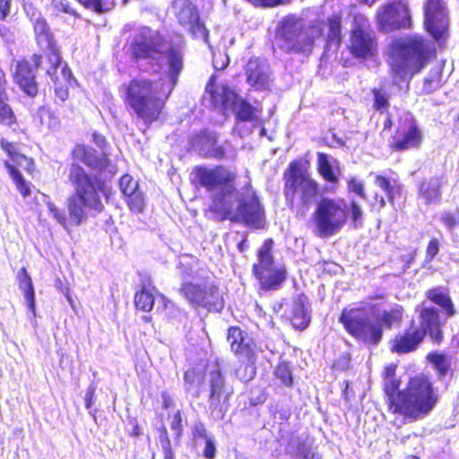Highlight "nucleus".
I'll list each match as a JSON object with an SVG mask.
<instances>
[{"mask_svg":"<svg viewBox=\"0 0 459 459\" xmlns=\"http://www.w3.org/2000/svg\"><path fill=\"white\" fill-rule=\"evenodd\" d=\"M192 175L195 183L211 194L212 212L235 223L254 229L264 228V209L249 183L237 189L236 175L223 166H196Z\"/></svg>","mask_w":459,"mask_h":459,"instance_id":"nucleus-1","label":"nucleus"},{"mask_svg":"<svg viewBox=\"0 0 459 459\" xmlns=\"http://www.w3.org/2000/svg\"><path fill=\"white\" fill-rule=\"evenodd\" d=\"M396 366L385 368L384 389L389 411L409 421H416L429 414L436 406L438 394L429 377L420 374L411 377L403 390L395 375Z\"/></svg>","mask_w":459,"mask_h":459,"instance_id":"nucleus-2","label":"nucleus"},{"mask_svg":"<svg viewBox=\"0 0 459 459\" xmlns=\"http://www.w3.org/2000/svg\"><path fill=\"white\" fill-rule=\"evenodd\" d=\"M132 57L147 73H159L167 65L172 77L179 75L183 68L182 54L170 46L159 31L149 27L138 30L129 45Z\"/></svg>","mask_w":459,"mask_h":459,"instance_id":"nucleus-3","label":"nucleus"},{"mask_svg":"<svg viewBox=\"0 0 459 459\" xmlns=\"http://www.w3.org/2000/svg\"><path fill=\"white\" fill-rule=\"evenodd\" d=\"M68 180L74 189V193L68 197L66 202L69 218L67 219L65 212L60 211L54 204H47L51 215L65 229H67L68 221L73 225L79 226L86 221L87 210L100 212L104 209L92 178L81 166L77 164L71 165Z\"/></svg>","mask_w":459,"mask_h":459,"instance_id":"nucleus-4","label":"nucleus"},{"mask_svg":"<svg viewBox=\"0 0 459 459\" xmlns=\"http://www.w3.org/2000/svg\"><path fill=\"white\" fill-rule=\"evenodd\" d=\"M178 269L184 281L180 291L191 304L212 312L223 309L224 300L219 286L213 281L212 273L197 258L181 256Z\"/></svg>","mask_w":459,"mask_h":459,"instance_id":"nucleus-5","label":"nucleus"},{"mask_svg":"<svg viewBox=\"0 0 459 459\" xmlns=\"http://www.w3.org/2000/svg\"><path fill=\"white\" fill-rule=\"evenodd\" d=\"M178 77L173 78L172 72H168L166 79L159 81L143 77L134 79L126 88V103L144 123L151 124L159 118Z\"/></svg>","mask_w":459,"mask_h":459,"instance_id":"nucleus-6","label":"nucleus"},{"mask_svg":"<svg viewBox=\"0 0 459 459\" xmlns=\"http://www.w3.org/2000/svg\"><path fill=\"white\" fill-rule=\"evenodd\" d=\"M389 51L390 66L394 77L405 80L411 79L427 65L431 45L424 37L414 34L394 39Z\"/></svg>","mask_w":459,"mask_h":459,"instance_id":"nucleus-7","label":"nucleus"},{"mask_svg":"<svg viewBox=\"0 0 459 459\" xmlns=\"http://www.w3.org/2000/svg\"><path fill=\"white\" fill-rule=\"evenodd\" d=\"M320 34L321 30L316 25L307 22L299 15L288 14L277 22L274 44L284 53L308 56Z\"/></svg>","mask_w":459,"mask_h":459,"instance_id":"nucleus-8","label":"nucleus"},{"mask_svg":"<svg viewBox=\"0 0 459 459\" xmlns=\"http://www.w3.org/2000/svg\"><path fill=\"white\" fill-rule=\"evenodd\" d=\"M339 321L358 342L377 345L382 340L383 329L364 308H344Z\"/></svg>","mask_w":459,"mask_h":459,"instance_id":"nucleus-9","label":"nucleus"},{"mask_svg":"<svg viewBox=\"0 0 459 459\" xmlns=\"http://www.w3.org/2000/svg\"><path fill=\"white\" fill-rule=\"evenodd\" d=\"M348 214V205L343 199H321L314 212L316 234L319 237L336 234L346 224Z\"/></svg>","mask_w":459,"mask_h":459,"instance_id":"nucleus-10","label":"nucleus"},{"mask_svg":"<svg viewBox=\"0 0 459 459\" xmlns=\"http://www.w3.org/2000/svg\"><path fill=\"white\" fill-rule=\"evenodd\" d=\"M273 241L266 239L258 250V263L253 265V273L264 290H275L281 288L287 279L284 265L276 266L272 254Z\"/></svg>","mask_w":459,"mask_h":459,"instance_id":"nucleus-11","label":"nucleus"},{"mask_svg":"<svg viewBox=\"0 0 459 459\" xmlns=\"http://www.w3.org/2000/svg\"><path fill=\"white\" fill-rule=\"evenodd\" d=\"M212 106L221 111L233 110L237 120L253 121L256 118V108L241 99L234 91L225 85H207Z\"/></svg>","mask_w":459,"mask_h":459,"instance_id":"nucleus-12","label":"nucleus"},{"mask_svg":"<svg viewBox=\"0 0 459 459\" xmlns=\"http://www.w3.org/2000/svg\"><path fill=\"white\" fill-rule=\"evenodd\" d=\"M318 194V184L309 176L306 175L296 163L291 162L285 183L286 196L288 198L291 196L298 204H301L306 210H308Z\"/></svg>","mask_w":459,"mask_h":459,"instance_id":"nucleus-13","label":"nucleus"},{"mask_svg":"<svg viewBox=\"0 0 459 459\" xmlns=\"http://www.w3.org/2000/svg\"><path fill=\"white\" fill-rule=\"evenodd\" d=\"M349 48L357 58H367L377 53L376 34L371 30L368 20L362 15H357L353 19Z\"/></svg>","mask_w":459,"mask_h":459,"instance_id":"nucleus-14","label":"nucleus"},{"mask_svg":"<svg viewBox=\"0 0 459 459\" xmlns=\"http://www.w3.org/2000/svg\"><path fill=\"white\" fill-rule=\"evenodd\" d=\"M209 382V408L212 413L217 418H222L227 410L228 401L233 393L230 386L225 384V378L218 365L210 370L208 375Z\"/></svg>","mask_w":459,"mask_h":459,"instance_id":"nucleus-15","label":"nucleus"},{"mask_svg":"<svg viewBox=\"0 0 459 459\" xmlns=\"http://www.w3.org/2000/svg\"><path fill=\"white\" fill-rule=\"evenodd\" d=\"M377 16L379 30L386 33L411 25L409 7L402 2L385 4L378 10Z\"/></svg>","mask_w":459,"mask_h":459,"instance_id":"nucleus-16","label":"nucleus"},{"mask_svg":"<svg viewBox=\"0 0 459 459\" xmlns=\"http://www.w3.org/2000/svg\"><path fill=\"white\" fill-rule=\"evenodd\" d=\"M172 10L179 24L186 28L194 38L208 42V30L200 22L197 8L189 0H174Z\"/></svg>","mask_w":459,"mask_h":459,"instance_id":"nucleus-17","label":"nucleus"},{"mask_svg":"<svg viewBox=\"0 0 459 459\" xmlns=\"http://www.w3.org/2000/svg\"><path fill=\"white\" fill-rule=\"evenodd\" d=\"M399 134L391 145L393 150L402 152L420 146L423 134L411 113L404 112L401 117Z\"/></svg>","mask_w":459,"mask_h":459,"instance_id":"nucleus-18","label":"nucleus"},{"mask_svg":"<svg viewBox=\"0 0 459 459\" xmlns=\"http://www.w3.org/2000/svg\"><path fill=\"white\" fill-rule=\"evenodd\" d=\"M36 67H42L55 84L70 83L73 74L66 65L62 61L59 53L54 48L49 49L48 56L33 55Z\"/></svg>","mask_w":459,"mask_h":459,"instance_id":"nucleus-19","label":"nucleus"},{"mask_svg":"<svg viewBox=\"0 0 459 459\" xmlns=\"http://www.w3.org/2000/svg\"><path fill=\"white\" fill-rule=\"evenodd\" d=\"M424 25L428 32L439 39L445 34L447 26V13L442 0H428L424 5Z\"/></svg>","mask_w":459,"mask_h":459,"instance_id":"nucleus-20","label":"nucleus"},{"mask_svg":"<svg viewBox=\"0 0 459 459\" xmlns=\"http://www.w3.org/2000/svg\"><path fill=\"white\" fill-rule=\"evenodd\" d=\"M32 63L22 60L19 61L16 65L14 74V81L20 86L21 90L29 97L34 98L39 92L38 83L35 80L36 70L39 67L35 66L33 56L31 57ZM42 69V67H40Z\"/></svg>","mask_w":459,"mask_h":459,"instance_id":"nucleus-21","label":"nucleus"},{"mask_svg":"<svg viewBox=\"0 0 459 459\" xmlns=\"http://www.w3.org/2000/svg\"><path fill=\"white\" fill-rule=\"evenodd\" d=\"M420 312V325L417 329L424 330V336L429 333L431 340L439 344L443 341V333L440 330V317L438 310L434 307H425L423 304L416 308Z\"/></svg>","mask_w":459,"mask_h":459,"instance_id":"nucleus-22","label":"nucleus"},{"mask_svg":"<svg viewBox=\"0 0 459 459\" xmlns=\"http://www.w3.org/2000/svg\"><path fill=\"white\" fill-rule=\"evenodd\" d=\"M247 81L256 90L263 91L270 85V67L265 60L251 58L247 64Z\"/></svg>","mask_w":459,"mask_h":459,"instance_id":"nucleus-23","label":"nucleus"},{"mask_svg":"<svg viewBox=\"0 0 459 459\" xmlns=\"http://www.w3.org/2000/svg\"><path fill=\"white\" fill-rule=\"evenodd\" d=\"M423 339L424 330L417 329L412 324L404 333H398L394 339L392 340L391 349L396 353H409L415 351Z\"/></svg>","mask_w":459,"mask_h":459,"instance_id":"nucleus-24","label":"nucleus"},{"mask_svg":"<svg viewBox=\"0 0 459 459\" xmlns=\"http://www.w3.org/2000/svg\"><path fill=\"white\" fill-rule=\"evenodd\" d=\"M17 280L19 290L22 291L25 305L28 308V320L31 322L33 325H36V300H35V290L31 277L28 273L25 267H22L17 273Z\"/></svg>","mask_w":459,"mask_h":459,"instance_id":"nucleus-25","label":"nucleus"},{"mask_svg":"<svg viewBox=\"0 0 459 459\" xmlns=\"http://www.w3.org/2000/svg\"><path fill=\"white\" fill-rule=\"evenodd\" d=\"M195 146L203 157L217 160L225 157L223 147L217 145V134L214 132H203L196 137Z\"/></svg>","mask_w":459,"mask_h":459,"instance_id":"nucleus-26","label":"nucleus"},{"mask_svg":"<svg viewBox=\"0 0 459 459\" xmlns=\"http://www.w3.org/2000/svg\"><path fill=\"white\" fill-rule=\"evenodd\" d=\"M437 373V380L443 383L445 389L448 387V379L453 376L452 358L444 353L431 352L427 357Z\"/></svg>","mask_w":459,"mask_h":459,"instance_id":"nucleus-27","label":"nucleus"},{"mask_svg":"<svg viewBox=\"0 0 459 459\" xmlns=\"http://www.w3.org/2000/svg\"><path fill=\"white\" fill-rule=\"evenodd\" d=\"M447 183L444 175L435 176L421 183L419 193L427 204H437L441 199V187Z\"/></svg>","mask_w":459,"mask_h":459,"instance_id":"nucleus-28","label":"nucleus"},{"mask_svg":"<svg viewBox=\"0 0 459 459\" xmlns=\"http://www.w3.org/2000/svg\"><path fill=\"white\" fill-rule=\"evenodd\" d=\"M227 342L235 354L247 357L252 351L251 339L245 331L238 326L229 328Z\"/></svg>","mask_w":459,"mask_h":459,"instance_id":"nucleus-29","label":"nucleus"},{"mask_svg":"<svg viewBox=\"0 0 459 459\" xmlns=\"http://www.w3.org/2000/svg\"><path fill=\"white\" fill-rule=\"evenodd\" d=\"M316 157L319 174L325 181L331 184H337L339 182L338 173L340 171L339 161L324 152H317Z\"/></svg>","mask_w":459,"mask_h":459,"instance_id":"nucleus-30","label":"nucleus"},{"mask_svg":"<svg viewBox=\"0 0 459 459\" xmlns=\"http://www.w3.org/2000/svg\"><path fill=\"white\" fill-rule=\"evenodd\" d=\"M75 157L93 169H104L108 165V160L102 152L92 148L78 146L74 151Z\"/></svg>","mask_w":459,"mask_h":459,"instance_id":"nucleus-31","label":"nucleus"},{"mask_svg":"<svg viewBox=\"0 0 459 459\" xmlns=\"http://www.w3.org/2000/svg\"><path fill=\"white\" fill-rule=\"evenodd\" d=\"M427 298L440 307L447 316L451 317L455 314V309L449 292L443 287L430 289L426 293Z\"/></svg>","mask_w":459,"mask_h":459,"instance_id":"nucleus-32","label":"nucleus"},{"mask_svg":"<svg viewBox=\"0 0 459 459\" xmlns=\"http://www.w3.org/2000/svg\"><path fill=\"white\" fill-rule=\"evenodd\" d=\"M1 145L3 149L7 152L11 160L8 161L11 165H13L15 169H18V168H22L23 169H26L28 171L30 170V169L33 166V161L31 159H29L25 155L18 152L16 151V147L10 143H4V141L1 142Z\"/></svg>","mask_w":459,"mask_h":459,"instance_id":"nucleus-33","label":"nucleus"},{"mask_svg":"<svg viewBox=\"0 0 459 459\" xmlns=\"http://www.w3.org/2000/svg\"><path fill=\"white\" fill-rule=\"evenodd\" d=\"M310 321V316L304 302L299 299L296 302L293 307V316L291 319L292 325L299 330H304L307 327Z\"/></svg>","mask_w":459,"mask_h":459,"instance_id":"nucleus-34","label":"nucleus"},{"mask_svg":"<svg viewBox=\"0 0 459 459\" xmlns=\"http://www.w3.org/2000/svg\"><path fill=\"white\" fill-rule=\"evenodd\" d=\"M204 377L202 373L195 368L186 370L184 374L185 390L191 393L193 396L198 397V386L202 383Z\"/></svg>","mask_w":459,"mask_h":459,"instance_id":"nucleus-35","label":"nucleus"},{"mask_svg":"<svg viewBox=\"0 0 459 459\" xmlns=\"http://www.w3.org/2000/svg\"><path fill=\"white\" fill-rule=\"evenodd\" d=\"M403 309L401 306L395 305L390 310H384L376 322L380 324V326H386L391 328L394 324H398L403 317Z\"/></svg>","mask_w":459,"mask_h":459,"instance_id":"nucleus-36","label":"nucleus"},{"mask_svg":"<svg viewBox=\"0 0 459 459\" xmlns=\"http://www.w3.org/2000/svg\"><path fill=\"white\" fill-rule=\"evenodd\" d=\"M134 304L137 309L149 312L152 309L154 304V297L152 291L145 287L134 296Z\"/></svg>","mask_w":459,"mask_h":459,"instance_id":"nucleus-37","label":"nucleus"},{"mask_svg":"<svg viewBox=\"0 0 459 459\" xmlns=\"http://www.w3.org/2000/svg\"><path fill=\"white\" fill-rule=\"evenodd\" d=\"M4 166L7 169L11 178L14 181L17 189L22 195L23 197H27L30 195V188L24 180L19 169H15L13 165L9 162H4Z\"/></svg>","mask_w":459,"mask_h":459,"instance_id":"nucleus-38","label":"nucleus"},{"mask_svg":"<svg viewBox=\"0 0 459 459\" xmlns=\"http://www.w3.org/2000/svg\"><path fill=\"white\" fill-rule=\"evenodd\" d=\"M36 39L39 44H45L51 49L52 34L45 19L33 25Z\"/></svg>","mask_w":459,"mask_h":459,"instance_id":"nucleus-39","label":"nucleus"},{"mask_svg":"<svg viewBox=\"0 0 459 459\" xmlns=\"http://www.w3.org/2000/svg\"><path fill=\"white\" fill-rule=\"evenodd\" d=\"M86 8L98 13L111 11L115 6V0H78Z\"/></svg>","mask_w":459,"mask_h":459,"instance_id":"nucleus-40","label":"nucleus"},{"mask_svg":"<svg viewBox=\"0 0 459 459\" xmlns=\"http://www.w3.org/2000/svg\"><path fill=\"white\" fill-rule=\"evenodd\" d=\"M6 92L0 94V124L12 126L15 123V116L11 107L5 102Z\"/></svg>","mask_w":459,"mask_h":459,"instance_id":"nucleus-41","label":"nucleus"},{"mask_svg":"<svg viewBox=\"0 0 459 459\" xmlns=\"http://www.w3.org/2000/svg\"><path fill=\"white\" fill-rule=\"evenodd\" d=\"M374 96L373 108L380 113L387 111L389 103V96L383 89H374L372 91Z\"/></svg>","mask_w":459,"mask_h":459,"instance_id":"nucleus-42","label":"nucleus"},{"mask_svg":"<svg viewBox=\"0 0 459 459\" xmlns=\"http://www.w3.org/2000/svg\"><path fill=\"white\" fill-rule=\"evenodd\" d=\"M274 375L282 385L287 387H291L293 385V377L290 367L288 363L282 362L279 364L274 370Z\"/></svg>","mask_w":459,"mask_h":459,"instance_id":"nucleus-43","label":"nucleus"},{"mask_svg":"<svg viewBox=\"0 0 459 459\" xmlns=\"http://www.w3.org/2000/svg\"><path fill=\"white\" fill-rule=\"evenodd\" d=\"M440 221L452 233L459 226V209L443 212L440 215Z\"/></svg>","mask_w":459,"mask_h":459,"instance_id":"nucleus-44","label":"nucleus"},{"mask_svg":"<svg viewBox=\"0 0 459 459\" xmlns=\"http://www.w3.org/2000/svg\"><path fill=\"white\" fill-rule=\"evenodd\" d=\"M127 197V205L130 210L134 212H143L145 207V201L143 194L137 188L133 194H130Z\"/></svg>","mask_w":459,"mask_h":459,"instance_id":"nucleus-45","label":"nucleus"},{"mask_svg":"<svg viewBox=\"0 0 459 459\" xmlns=\"http://www.w3.org/2000/svg\"><path fill=\"white\" fill-rule=\"evenodd\" d=\"M375 184L385 192L388 201L393 203L398 190L391 184L390 180L383 176H377Z\"/></svg>","mask_w":459,"mask_h":459,"instance_id":"nucleus-46","label":"nucleus"},{"mask_svg":"<svg viewBox=\"0 0 459 459\" xmlns=\"http://www.w3.org/2000/svg\"><path fill=\"white\" fill-rule=\"evenodd\" d=\"M236 377L242 382H248L255 376V368L250 363H241L236 369Z\"/></svg>","mask_w":459,"mask_h":459,"instance_id":"nucleus-47","label":"nucleus"},{"mask_svg":"<svg viewBox=\"0 0 459 459\" xmlns=\"http://www.w3.org/2000/svg\"><path fill=\"white\" fill-rule=\"evenodd\" d=\"M119 187L124 195L127 196L138 188V182L126 174L121 177Z\"/></svg>","mask_w":459,"mask_h":459,"instance_id":"nucleus-48","label":"nucleus"},{"mask_svg":"<svg viewBox=\"0 0 459 459\" xmlns=\"http://www.w3.org/2000/svg\"><path fill=\"white\" fill-rule=\"evenodd\" d=\"M96 385L94 384H91L88 388L86 389L85 395H84V403L85 407L89 411V413L96 419L95 413L96 411L92 410V405L95 403V391H96Z\"/></svg>","mask_w":459,"mask_h":459,"instance_id":"nucleus-49","label":"nucleus"},{"mask_svg":"<svg viewBox=\"0 0 459 459\" xmlns=\"http://www.w3.org/2000/svg\"><path fill=\"white\" fill-rule=\"evenodd\" d=\"M302 459H318L316 454L313 452L312 447L305 442L298 441L295 451Z\"/></svg>","mask_w":459,"mask_h":459,"instance_id":"nucleus-50","label":"nucleus"},{"mask_svg":"<svg viewBox=\"0 0 459 459\" xmlns=\"http://www.w3.org/2000/svg\"><path fill=\"white\" fill-rule=\"evenodd\" d=\"M68 84L69 83H58L55 87V103L62 105L68 98Z\"/></svg>","mask_w":459,"mask_h":459,"instance_id":"nucleus-51","label":"nucleus"},{"mask_svg":"<svg viewBox=\"0 0 459 459\" xmlns=\"http://www.w3.org/2000/svg\"><path fill=\"white\" fill-rule=\"evenodd\" d=\"M348 190L350 192L355 193L360 198L366 200L367 195L365 193L363 182L358 180L356 178H351L348 181Z\"/></svg>","mask_w":459,"mask_h":459,"instance_id":"nucleus-52","label":"nucleus"},{"mask_svg":"<svg viewBox=\"0 0 459 459\" xmlns=\"http://www.w3.org/2000/svg\"><path fill=\"white\" fill-rule=\"evenodd\" d=\"M52 7L56 13H64L76 16V12L69 5L66 0H53Z\"/></svg>","mask_w":459,"mask_h":459,"instance_id":"nucleus-53","label":"nucleus"},{"mask_svg":"<svg viewBox=\"0 0 459 459\" xmlns=\"http://www.w3.org/2000/svg\"><path fill=\"white\" fill-rule=\"evenodd\" d=\"M351 216L354 227L361 223L363 212L361 207L355 201L351 202Z\"/></svg>","mask_w":459,"mask_h":459,"instance_id":"nucleus-54","label":"nucleus"},{"mask_svg":"<svg viewBox=\"0 0 459 459\" xmlns=\"http://www.w3.org/2000/svg\"><path fill=\"white\" fill-rule=\"evenodd\" d=\"M329 37L333 39L340 40L341 39V22L337 18H332L328 22Z\"/></svg>","mask_w":459,"mask_h":459,"instance_id":"nucleus-55","label":"nucleus"},{"mask_svg":"<svg viewBox=\"0 0 459 459\" xmlns=\"http://www.w3.org/2000/svg\"><path fill=\"white\" fill-rule=\"evenodd\" d=\"M24 11L32 25L44 19L40 12L37 10L32 4H25Z\"/></svg>","mask_w":459,"mask_h":459,"instance_id":"nucleus-56","label":"nucleus"},{"mask_svg":"<svg viewBox=\"0 0 459 459\" xmlns=\"http://www.w3.org/2000/svg\"><path fill=\"white\" fill-rule=\"evenodd\" d=\"M182 418L180 412L178 411L173 416V419L170 423L171 429L175 432V440H178L182 434Z\"/></svg>","mask_w":459,"mask_h":459,"instance_id":"nucleus-57","label":"nucleus"},{"mask_svg":"<svg viewBox=\"0 0 459 459\" xmlns=\"http://www.w3.org/2000/svg\"><path fill=\"white\" fill-rule=\"evenodd\" d=\"M273 411V417L280 421H287L290 417V410L284 406L276 405Z\"/></svg>","mask_w":459,"mask_h":459,"instance_id":"nucleus-58","label":"nucleus"},{"mask_svg":"<svg viewBox=\"0 0 459 459\" xmlns=\"http://www.w3.org/2000/svg\"><path fill=\"white\" fill-rule=\"evenodd\" d=\"M203 455L205 459H214L216 455L215 443L212 438H206Z\"/></svg>","mask_w":459,"mask_h":459,"instance_id":"nucleus-59","label":"nucleus"},{"mask_svg":"<svg viewBox=\"0 0 459 459\" xmlns=\"http://www.w3.org/2000/svg\"><path fill=\"white\" fill-rule=\"evenodd\" d=\"M439 251V243L437 239H432L429 241L427 247V255L426 259L428 261L433 260V258L437 255Z\"/></svg>","mask_w":459,"mask_h":459,"instance_id":"nucleus-60","label":"nucleus"},{"mask_svg":"<svg viewBox=\"0 0 459 459\" xmlns=\"http://www.w3.org/2000/svg\"><path fill=\"white\" fill-rule=\"evenodd\" d=\"M192 432L195 440L199 438L206 440V438H209L206 434L205 427L201 422L195 423Z\"/></svg>","mask_w":459,"mask_h":459,"instance_id":"nucleus-61","label":"nucleus"},{"mask_svg":"<svg viewBox=\"0 0 459 459\" xmlns=\"http://www.w3.org/2000/svg\"><path fill=\"white\" fill-rule=\"evenodd\" d=\"M13 0H0V21H5L10 14Z\"/></svg>","mask_w":459,"mask_h":459,"instance_id":"nucleus-62","label":"nucleus"},{"mask_svg":"<svg viewBox=\"0 0 459 459\" xmlns=\"http://www.w3.org/2000/svg\"><path fill=\"white\" fill-rule=\"evenodd\" d=\"M255 6L273 7L281 4V0H247Z\"/></svg>","mask_w":459,"mask_h":459,"instance_id":"nucleus-63","label":"nucleus"},{"mask_svg":"<svg viewBox=\"0 0 459 459\" xmlns=\"http://www.w3.org/2000/svg\"><path fill=\"white\" fill-rule=\"evenodd\" d=\"M164 459H175V454L171 447V442H165L160 444Z\"/></svg>","mask_w":459,"mask_h":459,"instance_id":"nucleus-64","label":"nucleus"}]
</instances>
